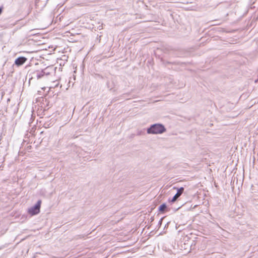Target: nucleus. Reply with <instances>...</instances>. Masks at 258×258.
Listing matches in <instances>:
<instances>
[{
    "label": "nucleus",
    "mask_w": 258,
    "mask_h": 258,
    "mask_svg": "<svg viewBox=\"0 0 258 258\" xmlns=\"http://www.w3.org/2000/svg\"><path fill=\"white\" fill-rule=\"evenodd\" d=\"M183 190L184 188L182 187L179 188L177 190V193L175 195V196L173 197L172 199L171 200V202H175L182 194Z\"/></svg>",
    "instance_id": "obj_3"
},
{
    "label": "nucleus",
    "mask_w": 258,
    "mask_h": 258,
    "mask_svg": "<svg viewBox=\"0 0 258 258\" xmlns=\"http://www.w3.org/2000/svg\"><path fill=\"white\" fill-rule=\"evenodd\" d=\"M166 208V205L165 204H162L159 207V210L161 212H163L165 210V209Z\"/></svg>",
    "instance_id": "obj_6"
},
{
    "label": "nucleus",
    "mask_w": 258,
    "mask_h": 258,
    "mask_svg": "<svg viewBox=\"0 0 258 258\" xmlns=\"http://www.w3.org/2000/svg\"><path fill=\"white\" fill-rule=\"evenodd\" d=\"M45 74V72L43 71L41 72H37L36 73V77L38 79L41 78Z\"/></svg>",
    "instance_id": "obj_5"
},
{
    "label": "nucleus",
    "mask_w": 258,
    "mask_h": 258,
    "mask_svg": "<svg viewBox=\"0 0 258 258\" xmlns=\"http://www.w3.org/2000/svg\"><path fill=\"white\" fill-rule=\"evenodd\" d=\"M166 131V128L161 124L156 123L151 125L147 130L148 134H161Z\"/></svg>",
    "instance_id": "obj_1"
},
{
    "label": "nucleus",
    "mask_w": 258,
    "mask_h": 258,
    "mask_svg": "<svg viewBox=\"0 0 258 258\" xmlns=\"http://www.w3.org/2000/svg\"><path fill=\"white\" fill-rule=\"evenodd\" d=\"M26 60L27 59L24 57H20L15 60V63L18 66H21L26 61Z\"/></svg>",
    "instance_id": "obj_4"
},
{
    "label": "nucleus",
    "mask_w": 258,
    "mask_h": 258,
    "mask_svg": "<svg viewBox=\"0 0 258 258\" xmlns=\"http://www.w3.org/2000/svg\"><path fill=\"white\" fill-rule=\"evenodd\" d=\"M41 204V200L37 201L36 205L31 208L28 210V213L31 216L38 214L40 212V208Z\"/></svg>",
    "instance_id": "obj_2"
}]
</instances>
